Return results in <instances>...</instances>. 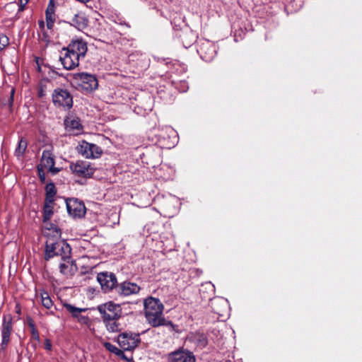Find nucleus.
Segmentation results:
<instances>
[{
    "mask_svg": "<svg viewBox=\"0 0 362 362\" xmlns=\"http://www.w3.org/2000/svg\"><path fill=\"white\" fill-rule=\"evenodd\" d=\"M145 316L150 325L153 327L163 325V305L159 299L148 297L144 302Z\"/></svg>",
    "mask_w": 362,
    "mask_h": 362,
    "instance_id": "1",
    "label": "nucleus"
},
{
    "mask_svg": "<svg viewBox=\"0 0 362 362\" xmlns=\"http://www.w3.org/2000/svg\"><path fill=\"white\" fill-rule=\"evenodd\" d=\"M52 97V102L56 107L69 110L73 106V97L66 89L57 88L54 90Z\"/></svg>",
    "mask_w": 362,
    "mask_h": 362,
    "instance_id": "2",
    "label": "nucleus"
},
{
    "mask_svg": "<svg viewBox=\"0 0 362 362\" xmlns=\"http://www.w3.org/2000/svg\"><path fill=\"white\" fill-rule=\"evenodd\" d=\"M197 50L204 61L210 62L216 55L217 46L211 41L202 40L198 42Z\"/></svg>",
    "mask_w": 362,
    "mask_h": 362,
    "instance_id": "3",
    "label": "nucleus"
},
{
    "mask_svg": "<svg viewBox=\"0 0 362 362\" xmlns=\"http://www.w3.org/2000/svg\"><path fill=\"white\" fill-rule=\"evenodd\" d=\"M77 152L86 158H99L103 151L100 147L95 144L88 143L84 140L79 142L76 146Z\"/></svg>",
    "mask_w": 362,
    "mask_h": 362,
    "instance_id": "4",
    "label": "nucleus"
},
{
    "mask_svg": "<svg viewBox=\"0 0 362 362\" xmlns=\"http://www.w3.org/2000/svg\"><path fill=\"white\" fill-rule=\"evenodd\" d=\"M97 280L105 293H108L113 289L115 290V287L118 285L117 279L112 272H100L97 275Z\"/></svg>",
    "mask_w": 362,
    "mask_h": 362,
    "instance_id": "5",
    "label": "nucleus"
},
{
    "mask_svg": "<svg viewBox=\"0 0 362 362\" xmlns=\"http://www.w3.org/2000/svg\"><path fill=\"white\" fill-rule=\"evenodd\" d=\"M74 78L78 81V86L81 89L90 92L95 90L98 86V81L95 76L87 73H78L75 74Z\"/></svg>",
    "mask_w": 362,
    "mask_h": 362,
    "instance_id": "6",
    "label": "nucleus"
},
{
    "mask_svg": "<svg viewBox=\"0 0 362 362\" xmlns=\"http://www.w3.org/2000/svg\"><path fill=\"white\" fill-rule=\"evenodd\" d=\"M117 342L124 350H132L136 348L140 342L139 334L131 332H123L118 336Z\"/></svg>",
    "mask_w": 362,
    "mask_h": 362,
    "instance_id": "7",
    "label": "nucleus"
},
{
    "mask_svg": "<svg viewBox=\"0 0 362 362\" xmlns=\"http://www.w3.org/2000/svg\"><path fill=\"white\" fill-rule=\"evenodd\" d=\"M98 310L102 315L107 329L110 332L120 331V325L117 322V320L120 317L119 313H107L102 306H98Z\"/></svg>",
    "mask_w": 362,
    "mask_h": 362,
    "instance_id": "8",
    "label": "nucleus"
},
{
    "mask_svg": "<svg viewBox=\"0 0 362 362\" xmlns=\"http://www.w3.org/2000/svg\"><path fill=\"white\" fill-rule=\"evenodd\" d=\"M168 362H196L193 352L184 348H179L170 352L167 356Z\"/></svg>",
    "mask_w": 362,
    "mask_h": 362,
    "instance_id": "9",
    "label": "nucleus"
},
{
    "mask_svg": "<svg viewBox=\"0 0 362 362\" xmlns=\"http://www.w3.org/2000/svg\"><path fill=\"white\" fill-rule=\"evenodd\" d=\"M66 209L69 214L74 218H80L86 214V207L83 202L76 198H69L66 200Z\"/></svg>",
    "mask_w": 362,
    "mask_h": 362,
    "instance_id": "10",
    "label": "nucleus"
},
{
    "mask_svg": "<svg viewBox=\"0 0 362 362\" xmlns=\"http://www.w3.org/2000/svg\"><path fill=\"white\" fill-rule=\"evenodd\" d=\"M69 168L74 174L81 177H91L95 172V168L87 161L77 160L71 163Z\"/></svg>",
    "mask_w": 362,
    "mask_h": 362,
    "instance_id": "11",
    "label": "nucleus"
},
{
    "mask_svg": "<svg viewBox=\"0 0 362 362\" xmlns=\"http://www.w3.org/2000/svg\"><path fill=\"white\" fill-rule=\"evenodd\" d=\"M141 287L136 283L124 281L118 284L115 287V292L120 296L127 297L139 293Z\"/></svg>",
    "mask_w": 362,
    "mask_h": 362,
    "instance_id": "12",
    "label": "nucleus"
},
{
    "mask_svg": "<svg viewBox=\"0 0 362 362\" xmlns=\"http://www.w3.org/2000/svg\"><path fill=\"white\" fill-rule=\"evenodd\" d=\"M12 321L13 319L11 315H4L1 325V349H5L10 341L11 334L13 330Z\"/></svg>",
    "mask_w": 362,
    "mask_h": 362,
    "instance_id": "13",
    "label": "nucleus"
},
{
    "mask_svg": "<svg viewBox=\"0 0 362 362\" xmlns=\"http://www.w3.org/2000/svg\"><path fill=\"white\" fill-rule=\"evenodd\" d=\"M65 49L79 59L84 58L88 50L86 42L79 39L73 40Z\"/></svg>",
    "mask_w": 362,
    "mask_h": 362,
    "instance_id": "14",
    "label": "nucleus"
},
{
    "mask_svg": "<svg viewBox=\"0 0 362 362\" xmlns=\"http://www.w3.org/2000/svg\"><path fill=\"white\" fill-rule=\"evenodd\" d=\"M79 59L71 54L65 48L63 49L59 56V61L63 67L66 70H71L78 66Z\"/></svg>",
    "mask_w": 362,
    "mask_h": 362,
    "instance_id": "15",
    "label": "nucleus"
},
{
    "mask_svg": "<svg viewBox=\"0 0 362 362\" xmlns=\"http://www.w3.org/2000/svg\"><path fill=\"white\" fill-rule=\"evenodd\" d=\"M211 307L214 313L223 317L228 311L229 303L227 299L218 297L211 299Z\"/></svg>",
    "mask_w": 362,
    "mask_h": 362,
    "instance_id": "16",
    "label": "nucleus"
},
{
    "mask_svg": "<svg viewBox=\"0 0 362 362\" xmlns=\"http://www.w3.org/2000/svg\"><path fill=\"white\" fill-rule=\"evenodd\" d=\"M54 164L55 160L51 151L44 150L42 154L41 163L39 165L47 168L50 173L55 175L60 171V169L55 168Z\"/></svg>",
    "mask_w": 362,
    "mask_h": 362,
    "instance_id": "17",
    "label": "nucleus"
},
{
    "mask_svg": "<svg viewBox=\"0 0 362 362\" xmlns=\"http://www.w3.org/2000/svg\"><path fill=\"white\" fill-rule=\"evenodd\" d=\"M59 272L66 277H71L77 271V266L71 258L62 259L59 263Z\"/></svg>",
    "mask_w": 362,
    "mask_h": 362,
    "instance_id": "18",
    "label": "nucleus"
},
{
    "mask_svg": "<svg viewBox=\"0 0 362 362\" xmlns=\"http://www.w3.org/2000/svg\"><path fill=\"white\" fill-rule=\"evenodd\" d=\"M65 129L68 133L78 135L83 131V127L78 118L67 117L64 120Z\"/></svg>",
    "mask_w": 362,
    "mask_h": 362,
    "instance_id": "19",
    "label": "nucleus"
},
{
    "mask_svg": "<svg viewBox=\"0 0 362 362\" xmlns=\"http://www.w3.org/2000/svg\"><path fill=\"white\" fill-rule=\"evenodd\" d=\"M64 306L71 314L73 317L77 318L79 323L82 325H88L89 323L88 317L80 315L81 312L86 311V308H76L69 303H64Z\"/></svg>",
    "mask_w": 362,
    "mask_h": 362,
    "instance_id": "20",
    "label": "nucleus"
},
{
    "mask_svg": "<svg viewBox=\"0 0 362 362\" xmlns=\"http://www.w3.org/2000/svg\"><path fill=\"white\" fill-rule=\"evenodd\" d=\"M78 30H82L88 26V20L82 13H76L70 21H66Z\"/></svg>",
    "mask_w": 362,
    "mask_h": 362,
    "instance_id": "21",
    "label": "nucleus"
},
{
    "mask_svg": "<svg viewBox=\"0 0 362 362\" xmlns=\"http://www.w3.org/2000/svg\"><path fill=\"white\" fill-rule=\"evenodd\" d=\"M46 23L48 29H52L55 21V6L54 0H49L45 11Z\"/></svg>",
    "mask_w": 362,
    "mask_h": 362,
    "instance_id": "22",
    "label": "nucleus"
},
{
    "mask_svg": "<svg viewBox=\"0 0 362 362\" xmlns=\"http://www.w3.org/2000/svg\"><path fill=\"white\" fill-rule=\"evenodd\" d=\"M59 241L54 243L47 242L45 247V259L49 260L50 258L57 256L59 252Z\"/></svg>",
    "mask_w": 362,
    "mask_h": 362,
    "instance_id": "23",
    "label": "nucleus"
},
{
    "mask_svg": "<svg viewBox=\"0 0 362 362\" xmlns=\"http://www.w3.org/2000/svg\"><path fill=\"white\" fill-rule=\"evenodd\" d=\"M190 340L193 341L197 346L204 348L208 344V339L204 333L195 332L192 334Z\"/></svg>",
    "mask_w": 362,
    "mask_h": 362,
    "instance_id": "24",
    "label": "nucleus"
},
{
    "mask_svg": "<svg viewBox=\"0 0 362 362\" xmlns=\"http://www.w3.org/2000/svg\"><path fill=\"white\" fill-rule=\"evenodd\" d=\"M59 252L57 251V256H61L62 259L70 258L71 247L65 241H59Z\"/></svg>",
    "mask_w": 362,
    "mask_h": 362,
    "instance_id": "25",
    "label": "nucleus"
},
{
    "mask_svg": "<svg viewBox=\"0 0 362 362\" xmlns=\"http://www.w3.org/2000/svg\"><path fill=\"white\" fill-rule=\"evenodd\" d=\"M54 202H48L47 200H45L44 206H43V215H42V221L47 222L49 221L54 214L53 211V204Z\"/></svg>",
    "mask_w": 362,
    "mask_h": 362,
    "instance_id": "26",
    "label": "nucleus"
},
{
    "mask_svg": "<svg viewBox=\"0 0 362 362\" xmlns=\"http://www.w3.org/2000/svg\"><path fill=\"white\" fill-rule=\"evenodd\" d=\"M57 194V189L53 182L47 183L45 186V200L48 202H54Z\"/></svg>",
    "mask_w": 362,
    "mask_h": 362,
    "instance_id": "27",
    "label": "nucleus"
},
{
    "mask_svg": "<svg viewBox=\"0 0 362 362\" xmlns=\"http://www.w3.org/2000/svg\"><path fill=\"white\" fill-rule=\"evenodd\" d=\"M27 324L30 329V334L32 338L37 341H40V334L38 330L35 327V322L31 317H27L26 318Z\"/></svg>",
    "mask_w": 362,
    "mask_h": 362,
    "instance_id": "28",
    "label": "nucleus"
},
{
    "mask_svg": "<svg viewBox=\"0 0 362 362\" xmlns=\"http://www.w3.org/2000/svg\"><path fill=\"white\" fill-rule=\"evenodd\" d=\"M27 140L24 138H21L15 150V155L18 157L22 156L27 148Z\"/></svg>",
    "mask_w": 362,
    "mask_h": 362,
    "instance_id": "29",
    "label": "nucleus"
},
{
    "mask_svg": "<svg viewBox=\"0 0 362 362\" xmlns=\"http://www.w3.org/2000/svg\"><path fill=\"white\" fill-rule=\"evenodd\" d=\"M195 41V35L192 32L185 33L182 36L184 47L187 48L190 47Z\"/></svg>",
    "mask_w": 362,
    "mask_h": 362,
    "instance_id": "30",
    "label": "nucleus"
},
{
    "mask_svg": "<svg viewBox=\"0 0 362 362\" xmlns=\"http://www.w3.org/2000/svg\"><path fill=\"white\" fill-rule=\"evenodd\" d=\"M41 298L45 308L49 309L52 306L53 302L47 292L44 291L41 293Z\"/></svg>",
    "mask_w": 362,
    "mask_h": 362,
    "instance_id": "31",
    "label": "nucleus"
},
{
    "mask_svg": "<svg viewBox=\"0 0 362 362\" xmlns=\"http://www.w3.org/2000/svg\"><path fill=\"white\" fill-rule=\"evenodd\" d=\"M104 346L107 350H108L110 352L115 354L117 356H121L123 354V352L122 350L118 349L116 346L112 344L110 342H105L104 343Z\"/></svg>",
    "mask_w": 362,
    "mask_h": 362,
    "instance_id": "32",
    "label": "nucleus"
},
{
    "mask_svg": "<svg viewBox=\"0 0 362 362\" xmlns=\"http://www.w3.org/2000/svg\"><path fill=\"white\" fill-rule=\"evenodd\" d=\"M101 306L107 313H117L115 310H119V306L112 303H106Z\"/></svg>",
    "mask_w": 362,
    "mask_h": 362,
    "instance_id": "33",
    "label": "nucleus"
},
{
    "mask_svg": "<svg viewBox=\"0 0 362 362\" xmlns=\"http://www.w3.org/2000/svg\"><path fill=\"white\" fill-rule=\"evenodd\" d=\"M175 88L181 93H185L188 88V83L186 81H180L175 83Z\"/></svg>",
    "mask_w": 362,
    "mask_h": 362,
    "instance_id": "34",
    "label": "nucleus"
},
{
    "mask_svg": "<svg viewBox=\"0 0 362 362\" xmlns=\"http://www.w3.org/2000/svg\"><path fill=\"white\" fill-rule=\"evenodd\" d=\"M9 45L8 37L4 34H0V51H2Z\"/></svg>",
    "mask_w": 362,
    "mask_h": 362,
    "instance_id": "35",
    "label": "nucleus"
},
{
    "mask_svg": "<svg viewBox=\"0 0 362 362\" xmlns=\"http://www.w3.org/2000/svg\"><path fill=\"white\" fill-rule=\"evenodd\" d=\"M37 175H38L40 182L42 183L45 182L46 177H45V174L44 170H43V167H42L40 165H37Z\"/></svg>",
    "mask_w": 362,
    "mask_h": 362,
    "instance_id": "36",
    "label": "nucleus"
},
{
    "mask_svg": "<svg viewBox=\"0 0 362 362\" xmlns=\"http://www.w3.org/2000/svg\"><path fill=\"white\" fill-rule=\"evenodd\" d=\"M45 349L50 351L52 349V343L49 339H47L45 342Z\"/></svg>",
    "mask_w": 362,
    "mask_h": 362,
    "instance_id": "37",
    "label": "nucleus"
},
{
    "mask_svg": "<svg viewBox=\"0 0 362 362\" xmlns=\"http://www.w3.org/2000/svg\"><path fill=\"white\" fill-rule=\"evenodd\" d=\"M15 90L14 88L11 90V95L9 98V106H12L13 102V95H14Z\"/></svg>",
    "mask_w": 362,
    "mask_h": 362,
    "instance_id": "38",
    "label": "nucleus"
},
{
    "mask_svg": "<svg viewBox=\"0 0 362 362\" xmlns=\"http://www.w3.org/2000/svg\"><path fill=\"white\" fill-rule=\"evenodd\" d=\"M204 286L206 288L211 289L212 292L214 291V286L211 282L206 283Z\"/></svg>",
    "mask_w": 362,
    "mask_h": 362,
    "instance_id": "39",
    "label": "nucleus"
},
{
    "mask_svg": "<svg viewBox=\"0 0 362 362\" xmlns=\"http://www.w3.org/2000/svg\"><path fill=\"white\" fill-rule=\"evenodd\" d=\"M30 0H18V4H23L25 6Z\"/></svg>",
    "mask_w": 362,
    "mask_h": 362,
    "instance_id": "40",
    "label": "nucleus"
},
{
    "mask_svg": "<svg viewBox=\"0 0 362 362\" xmlns=\"http://www.w3.org/2000/svg\"><path fill=\"white\" fill-rule=\"evenodd\" d=\"M25 6L23 5V4H18V12H22L24 11L25 9Z\"/></svg>",
    "mask_w": 362,
    "mask_h": 362,
    "instance_id": "41",
    "label": "nucleus"
},
{
    "mask_svg": "<svg viewBox=\"0 0 362 362\" xmlns=\"http://www.w3.org/2000/svg\"><path fill=\"white\" fill-rule=\"evenodd\" d=\"M39 25H40V26H44V22L43 21H40L39 22Z\"/></svg>",
    "mask_w": 362,
    "mask_h": 362,
    "instance_id": "42",
    "label": "nucleus"
},
{
    "mask_svg": "<svg viewBox=\"0 0 362 362\" xmlns=\"http://www.w3.org/2000/svg\"><path fill=\"white\" fill-rule=\"evenodd\" d=\"M124 25H126V26H127V27H129V25L126 23H124Z\"/></svg>",
    "mask_w": 362,
    "mask_h": 362,
    "instance_id": "43",
    "label": "nucleus"
}]
</instances>
